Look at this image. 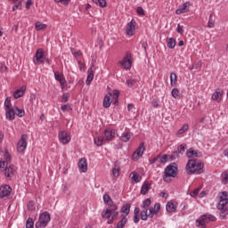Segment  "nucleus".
I'll use <instances>...</instances> for the list:
<instances>
[{"mask_svg": "<svg viewBox=\"0 0 228 228\" xmlns=\"http://www.w3.org/2000/svg\"><path fill=\"white\" fill-rule=\"evenodd\" d=\"M37 208L35 207V201L31 200L28 204V211H35Z\"/></svg>", "mask_w": 228, "mask_h": 228, "instance_id": "nucleus-50", "label": "nucleus"}, {"mask_svg": "<svg viewBox=\"0 0 228 228\" xmlns=\"http://www.w3.org/2000/svg\"><path fill=\"white\" fill-rule=\"evenodd\" d=\"M55 3H62L65 6L70 3V0H54Z\"/></svg>", "mask_w": 228, "mask_h": 228, "instance_id": "nucleus-58", "label": "nucleus"}, {"mask_svg": "<svg viewBox=\"0 0 228 228\" xmlns=\"http://www.w3.org/2000/svg\"><path fill=\"white\" fill-rule=\"evenodd\" d=\"M186 156H187V158H193V156H194V158H200L202 156V153L190 148L186 151Z\"/></svg>", "mask_w": 228, "mask_h": 228, "instance_id": "nucleus-25", "label": "nucleus"}, {"mask_svg": "<svg viewBox=\"0 0 228 228\" xmlns=\"http://www.w3.org/2000/svg\"><path fill=\"white\" fill-rule=\"evenodd\" d=\"M104 142V137H98L97 139H94V143L97 145V147H101Z\"/></svg>", "mask_w": 228, "mask_h": 228, "instance_id": "nucleus-47", "label": "nucleus"}, {"mask_svg": "<svg viewBox=\"0 0 228 228\" xmlns=\"http://www.w3.org/2000/svg\"><path fill=\"white\" fill-rule=\"evenodd\" d=\"M177 33H179L180 35H183V26H181V24L177 25V28H176Z\"/></svg>", "mask_w": 228, "mask_h": 228, "instance_id": "nucleus-63", "label": "nucleus"}, {"mask_svg": "<svg viewBox=\"0 0 228 228\" xmlns=\"http://www.w3.org/2000/svg\"><path fill=\"white\" fill-rule=\"evenodd\" d=\"M151 199H146L145 200L142 201V205L141 206L142 211H149V208H151Z\"/></svg>", "mask_w": 228, "mask_h": 228, "instance_id": "nucleus-28", "label": "nucleus"}, {"mask_svg": "<svg viewBox=\"0 0 228 228\" xmlns=\"http://www.w3.org/2000/svg\"><path fill=\"white\" fill-rule=\"evenodd\" d=\"M19 8H20V9L22 8V2H20L18 4L13 5V7H12V12H15V10H19Z\"/></svg>", "mask_w": 228, "mask_h": 228, "instance_id": "nucleus-59", "label": "nucleus"}, {"mask_svg": "<svg viewBox=\"0 0 228 228\" xmlns=\"http://www.w3.org/2000/svg\"><path fill=\"white\" fill-rule=\"evenodd\" d=\"M167 42V47L169 49H174V47H175V40L174 39V37L168 38Z\"/></svg>", "mask_w": 228, "mask_h": 228, "instance_id": "nucleus-37", "label": "nucleus"}, {"mask_svg": "<svg viewBox=\"0 0 228 228\" xmlns=\"http://www.w3.org/2000/svg\"><path fill=\"white\" fill-rule=\"evenodd\" d=\"M220 200L217 204V209H219V211H221L220 213V217L222 219L225 218V216H227L228 215V208H227V204H228V195L226 191H223L219 197Z\"/></svg>", "mask_w": 228, "mask_h": 228, "instance_id": "nucleus-2", "label": "nucleus"}, {"mask_svg": "<svg viewBox=\"0 0 228 228\" xmlns=\"http://www.w3.org/2000/svg\"><path fill=\"white\" fill-rule=\"evenodd\" d=\"M185 170L188 175H193V174L199 175L204 174V164L202 162L197 163V160L191 159L188 160Z\"/></svg>", "mask_w": 228, "mask_h": 228, "instance_id": "nucleus-1", "label": "nucleus"}, {"mask_svg": "<svg viewBox=\"0 0 228 228\" xmlns=\"http://www.w3.org/2000/svg\"><path fill=\"white\" fill-rule=\"evenodd\" d=\"M166 209L167 213H175L176 207L175 206L174 202L169 201L166 205Z\"/></svg>", "mask_w": 228, "mask_h": 228, "instance_id": "nucleus-29", "label": "nucleus"}, {"mask_svg": "<svg viewBox=\"0 0 228 228\" xmlns=\"http://www.w3.org/2000/svg\"><path fill=\"white\" fill-rule=\"evenodd\" d=\"M223 179H222V183L223 184H228V171H224L222 174Z\"/></svg>", "mask_w": 228, "mask_h": 228, "instance_id": "nucleus-45", "label": "nucleus"}, {"mask_svg": "<svg viewBox=\"0 0 228 228\" xmlns=\"http://www.w3.org/2000/svg\"><path fill=\"white\" fill-rule=\"evenodd\" d=\"M69 94H62V102H67L69 101Z\"/></svg>", "mask_w": 228, "mask_h": 228, "instance_id": "nucleus-62", "label": "nucleus"}, {"mask_svg": "<svg viewBox=\"0 0 228 228\" xmlns=\"http://www.w3.org/2000/svg\"><path fill=\"white\" fill-rule=\"evenodd\" d=\"M12 193V187L10 185H2L0 187V199H4V197H8Z\"/></svg>", "mask_w": 228, "mask_h": 228, "instance_id": "nucleus-14", "label": "nucleus"}, {"mask_svg": "<svg viewBox=\"0 0 228 228\" xmlns=\"http://www.w3.org/2000/svg\"><path fill=\"white\" fill-rule=\"evenodd\" d=\"M54 77L56 81H59L61 88H65V86H67V81L65 80V77H63V75L60 74V72L58 71L54 72Z\"/></svg>", "mask_w": 228, "mask_h": 228, "instance_id": "nucleus-17", "label": "nucleus"}, {"mask_svg": "<svg viewBox=\"0 0 228 228\" xmlns=\"http://www.w3.org/2000/svg\"><path fill=\"white\" fill-rule=\"evenodd\" d=\"M222 95H224V90L216 89V92L212 94L213 101L220 102L222 101Z\"/></svg>", "mask_w": 228, "mask_h": 228, "instance_id": "nucleus-24", "label": "nucleus"}, {"mask_svg": "<svg viewBox=\"0 0 228 228\" xmlns=\"http://www.w3.org/2000/svg\"><path fill=\"white\" fill-rule=\"evenodd\" d=\"M17 172V169L15 168L14 165H10L8 167V165H6V167L4 170V176L6 177V179H12V177H13V175H15V173Z\"/></svg>", "mask_w": 228, "mask_h": 228, "instance_id": "nucleus-8", "label": "nucleus"}, {"mask_svg": "<svg viewBox=\"0 0 228 228\" xmlns=\"http://www.w3.org/2000/svg\"><path fill=\"white\" fill-rule=\"evenodd\" d=\"M190 10V2L184 3L180 8L175 11L176 15H181V13H186Z\"/></svg>", "mask_w": 228, "mask_h": 228, "instance_id": "nucleus-23", "label": "nucleus"}, {"mask_svg": "<svg viewBox=\"0 0 228 228\" xmlns=\"http://www.w3.org/2000/svg\"><path fill=\"white\" fill-rule=\"evenodd\" d=\"M112 174L114 177H118L120 175V167L115 164V167L112 169Z\"/></svg>", "mask_w": 228, "mask_h": 228, "instance_id": "nucleus-40", "label": "nucleus"}, {"mask_svg": "<svg viewBox=\"0 0 228 228\" xmlns=\"http://www.w3.org/2000/svg\"><path fill=\"white\" fill-rule=\"evenodd\" d=\"M26 147H28V135L22 134L20 140L17 144V151L20 154H24V151H26Z\"/></svg>", "mask_w": 228, "mask_h": 228, "instance_id": "nucleus-6", "label": "nucleus"}, {"mask_svg": "<svg viewBox=\"0 0 228 228\" xmlns=\"http://www.w3.org/2000/svg\"><path fill=\"white\" fill-rule=\"evenodd\" d=\"M4 168H6V162L4 160H0V171H4Z\"/></svg>", "mask_w": 228, "mask_h": 228, "instance_id": "nucleus-54", "label": "nucleus"}, {"mask_svg": "<svg viewBox=\"0 0 228 228\" xmlns=\"http://www.w3.org/2000/svg\"><path fill=\"white\" fill-rule=\"evenodd\" d=\"M111 93H108L103 99V108H110L111 106Z\"/></svg>", "mask_w": 228, "mask_h": 228, "instance_id": "nucleus-26", "label": "nucleus"}, {"mask_svg": "<svg viewBox=\"0 0 228 228\" xmlns=\"http://www.w3.org/2000/svg\"><path fill=\"white\" fill-rule=\"evenodd\" d=\"M206 224H209L208 215H202L200 219L196 220L197 227L206 228Z\"/></svg>", "mask_w": 228, "mask_h": 228, "instance_id": "nucleus-16", "label": "nucleus"}, {"mask_svg": "<svg viewBox=\"0 0 228 228\" xmlns=\"http://www.w3.org/2000/svg\"><path fill=\"white\" fill-rule=\"evenodd\" d=\"M159 197H162V199H168V193L167 192H160Z\"/></svg>", "mask_w": 228, "mask_h": 228, "instance_id": "nucleus-64", "label": "nucleus"}, {"mask_svg": "<svg viewBox=\"0 0 228 228\" xmlns=\"http://www.w3.org/2000/svg\"><path fill=\"white\" fill-rule=\"evenodd\" d=\"M131 59H132L131 53L126 52V56L121 61H119V63L122 67H124V69H131L133 65Z\"/></svg>", "mask_w": 228, "mask_h": 228, "instance_id": "nucleus-7", "label": "nucleus"}, {"mask_svg": "<svg viewBox=\"0 0 228 228\" xmlns=\"http://www.w3.org/2000/svg\"><path fill=\"white\" fill-rule=\"evenodd\" d=\"M4 158L5 159L6 165H8V163L12 161V154H10L8 151H5V152L4 153Z\"/></svg>", "mask_w": 228, "mask_h": 228, "instance_id": "nucleus-41", "label": "nucleus"}, {"mask_svg": "<svg viewBox=\"0 0 228 228\" xmlns=\"http://www.w3.org/2000/svg\"><path fill=\"white\" fill-rule=\"evenodd\" d=\"M138 80L133 78V79H127L126 80V85L129 88H133V86H134V85H136Z\"/></svg>", "mask_w": 228, "mask_h": 228, "instance_id": "nucleus-44", "label": "nucleus"}, {"mask_svg": "<svg viewBox=\"0 0 228 228\" xmlns=\"http://www.w3.org/2000/svg\"><path fill=\"white\" fill-rule=\"evenodd\" d=\"M115 136H117V130H115V129H107L104 132L103 139L106 142H111V140H113V138H115Z\"/></svg>", "mask_w": 228, "mask_h": 228, "instance_id": "nucleus-12", "label": "nucleus"}, {"mask_svg": "<svg viewBox=\"0 0 228 228\" xmlns=\"http://www.w3.org/2000/svg\"><path fill=\"white\" fill-rule=\"evenodd\" d=\"M120 213H121V217L124 218H127V216H129V213H131V205L130 204H126L124 205L121 209H120Z\"/></svg>", "mask_w": 228, "mask_h": 228, "instance_id": "nucleus-19", "label": "nucleus"}, {"mask_svg": "<svg viewBox=\"0 0 228 228\" xmlns=\"http://www.w3.org/2000/svg\"><path fill=\"white\" fill-rule=\"evenodd\" d=\"M177 163L173 162L169 164L165 169V175L163 177L165 183H170L169 177H176L177 176Z\"/></svg>", "mask_w": 228, "mask_h": 228, "instance_id": "nucleus-3", "label": "nucleus"}, {"mask_svg": "<svg viewBox=\"0 0 228 228\" xmlns=\"http://www.w3.org/2000/svg\"><path fill=\"white\" fill-rule=\"evenodd\" d=\"M61 111H65L66 110H72V108L67 104L61 105Z\"/></svg>", "mask_w": 228, "mask_h": 228, "instance_id": "nucleus-61", "label": "nucleus"}, {"mask_svg": "<svg viewBox=\"0 0 228 228\" xmlns=\"http://www.w3.org/2000/svg\"><path fill=\"white\" fill-rule=\"evenodd\" d=\"M15 115H17V117H24V115H26V112L24 111V110H20L18 107H15Z\"/></svg>", "mask_w": 228, "mask_h": 228, "instance_id": "nucleus-42", "label": "nucleus"}, {"mask_svg": "<svg viewBox=\"0 0 228 228\" xmlns=\"http://www.w3.org/2000/svg\"><path fill=\"white\" fill-rule=\"evenodd\" d=\"M188 149V146L184 143L183 144H180L178 147H177V150L176 151H178L180 154H184L185 151Z\"/></svg>", "mask_w": 228, "mask_h": 228, "instance_id": "nucleus-36", "label": "nucleus"}, {"mask_svg": "<svg viewBox=\"0 0 228 228\" xmlns=\"http://www.w3.org/2000/svg\"><path fill=\"white\" fill-rule=\"evenodd\" d=\"M24 94H26V86H22L20 89H17L13 93L14 99H20V97H24Z\"/></svg>", "mask_w": 228, "mask_h": 228, "instance_id": "nucleus-21", "label": "nucleus"}, {"mask_svg": "<svg viewBox=\"0 0 228 228\" xmlns=\"http://www.w3.org/2000/svg\"><path fill=\"white\" fill-rule=\"evenodd\" d=\"M150 190H151V183L145 181L141 188L142 195H146L147 191H149Z\"/></svg>", "mask_w": 228, "mask_h": 228, "instance_id": "nucleus-27", "label": "nucleus"}, {"mask_svg": "<svg viewBox=\"0 0 228 228\" xmlns=\"http://www.w3.org/2000/svg\"><path fill=\"white\" fill-rule=\"evenodd\" d=\"M95 4H99L101 8H106V0H93Z\"/></svg>", "mask_w": 228, "mask_h": 228, "instance_id": "nucleus-46", "label": "nucleus"}, {"mask_svg": "<svg viewBox=\"0 0 228 228\" xmlns=\"http://www.w3.org/2000/svg\"><path fill=\"white\" fill-rule=\"evenodd\" d=\"M135 29H136V21L132 20L126 25V35H128V37H133V35H134Z\"/></svg>", "mask_w": 228, "mask_h": 228, "instance_id": "nucleus-10", "label": "nucleus"}, {"mask_svg": "<svg viewBox=\"0 0 228 228\" xmlns=\"http://www.w3.org/2000/svg\"><path fill=\"white\" fill-rule=\"evenodd\" d=\"M11 104H12V98L7 97V98L5 99V101H4V107H5V110H8V109L12 108V107H11Z\"/></svg>", "mask_w": 228, "mask_h": 228, "instance_id": "nucleus-48", "label": "nucleus"}, {"mask_svg": "<svg viewBox=\"0 0 228 228\" xmlns=\"http://www.w3.org/2000/svg\"><path fill=\"white\" fill-rule=\"evenodd\" d=\"M130 178L135 183H140V181H142V176L136 172H132L130 174Z\"/></svg>", "mask_w": 228, "mask_h": 228, "instance_id": "nucleus-31", "label": "nucleus"}, {"mask_svg": "<svg viewBox=\"0 0 228 228\" xmlns=\"http://www.w3.org/2000/svg\"><path fill=\"white\" fill-rule=\"evenodd\" d=\"M26 228H35V222L33 218L28 217L26 222Z\"/></svg>", "mask_w": 228, "mask_h": 228, "instance_id": "nucleus-38", "label": "nucleus"}, {"mask_svg": "<svg viewBox=\"0 0 228 228\" xmlns=\"http://www.w3.org/2000/svg\"><path fill=\"white\" fill-rule=\"evenodd\" d=\"M180 156H181V153L175 151L172 153V155L169 156V158L171 161H174V159H179Z\"/></svg>", "mask_w": 228, "mask_h": 228, "instance_id": "nucleus-43", "label": "nucleus"}, {"mask_svg": "<svg viewBox=\"0 0 228 228\" xmlns=\"http://www.w3.org/2000/svg\"><path fill=\"white\" fill-rule=\"evenodd\" d=\"M158 158L160 159V163H167V158H168L167 155H164V156H158Z\"/></svg>", "mask_w": 228, "mask_h": 228, "instance_id": "nucleus-57", "label": "nucleus"}, {"mask_svg": "<svg viewBox=\"0 0 228 228\" xmlns=\"http://www.w3.org/2000/svg\"><path fill=\"white\" fill-rule=\"evenodd\" d=\"M143 152H145V142H141L134 153V158L135 159L142 158L143 156Z\"/></svg>", "mask_w": 228, "mask_h": 228, "instance_id": "nucleus-15", "label": "nucleus"}, {"mask_svg": "<svg viewBox=\"0 0 228 228\" xmlns=\"http://www.w3.org/2000/svg\"><path fill=\"white\" fill-rule=\"evenodd\" d=\"M35 28H36V31H42V29H47V25L40 21H37L36 22Z\"/></svg>", "mask_w": 228, "mask_h": 228, "instance_id": "nucleus-32", "label": "nucleus"}, {"mask_svg": "<svg viewBox=\"0 0 228 228\" xmlns=\"http://www.w3.org/2000/svg\"><path fill=\"white\" fill-rule=\"evenodd\" d=\"M59 140L63 145L69 143L71 140L70 134H67V131L59 132Z\"/></svg>", "mask_w": 228, "mask_h": 228, "instance_id": "nucleus-11", "label": "nucleus"}, {"mask_svg": "<svg viewBox=\"0 0 228 228\" xmlns=\"http://www.w3.org/2000/svg\"><path fill=\"white\" fill-rule=\"evenodd\" d=\"M95 71V64L94 62L91 65V68L87 70V78L86 80V84L88 86L91 85L92 81H94V72Z\"/></svg>", "mask_w": 228, "mask_h": 228, "instance_id": "nucleus-13", "label": "nucleus"}, {"mask_svg": "<svg viewBox=\"0 0 228 228\" xmlns=\"http://www.w3.org/2000/svg\"><path fill=\"white\" fill-rule=\"evenodd\" d=\"M5 118L7 120H15V109H5Z\"/></svg>", "mask_w": 228, "mask_h": 228, "instance_id": "nucleus-22", "label": "nucleus"}, {"mask_svg": "<svg viewBox=\"0 0 228 228\" xmlns=\"http://www.w3.org/2000/svg\"><path fill=\"white\" fill-rule=\"evenodd\" d=\"M208 218V222H216V217H215V216L213 215H207Z\"/></svg>", "mask_w": 228, "mask_h": 228, "instance_id": "nucleus-60", "label": "nucleus"}, {"mask_svg": "<svg viewBox=\"0 0 228 228\" xmlns=\"http://www.w3.org/2000/svg\"><path fill=\"white\" fill-rule=\"evenodd\" d=\"M126 224H127V217L124 216L122 219L117 224L115 228H124L126 227Z\"/></svg>", "mask_w": 228, "mask_h": 228, "instance_id": "nucleus-34", "label": "nucleus"}, {"mask_svg": "<svg viewBox=\"0 0 228 228\" xmlns=\"http://www.w3.org/2000/svg\"><path fill=\"white\" fill-rule=\"evenodd\" d=\"M176 83H177V74L171 73V75H170V85H171V86H175Z\"/></svg>", "mask_w": 228, "mask_h": 228, "instance_id": "nucleus-35", "label": "nucleus"}, {"mask_svg": "<svg viewBox=\"0 0 228 228\" xmlns=\"http://www.w3.org/2000/svg\"><path fill=\"white\" fill-rule=\"evenodd\" d=\"M149 218V214L145 210L141 211V220L146 221Z\"/></svg>", "mask_w": 228, "mask_h": 228, "instance_id": "nucleus-49", "label": "nucleus"}, {"mask_svg": "<svg viewBox=\"0 0 228 228\" xmlns=\"http://www.w3.org/2000/svg\"><path fill=\"white\" fill-rule=\"evenodd\" d=\"M78 168L82 172H87L88 171V163L86 162V159L82 158L78 161Z\"/></svg>", "mask_w": 228, "mask_h": 228, "instance_id": "nucleus-20", "label": "nucleus"}, {"mask_svg": "<svg viewBox=\"0 0 228 228\" xmlns=\"http://www.w3.org/2000/svg\"><path fill=\"white\" fill-rule=\"evenodd\" d=\"M208 28H215V21L213 20V14H210Z\"/></svg>", "mask_w": 228, "mask_h": 228, "instance_id": "nucleus-52", "label": "nucleus"}, {"mask_svg": "<svg viewBox=\"0 0 228 228\" xmlns=\"http://www.w3.org/2000/svg\"><path fill=\"white\" fill-rule=\"evenodd\" d=\"M34 63L35 65H40L44 63V50L42 48L37 50L34 58Z\"/></svg>", "mask_w": 228, "mask_h": 228, "instance_id": "nucleus-9", "label": "nucleus"}, {"mask_svg": "<svg viewBox=\"0 0 228 228\" xmlns=\"http://www.w3.org/2000/svg\"><path fill=\"white\" fill-rule=\"evenodd\" d=\"M136 12L138 15H145V12L143 11V7L142 6L137 7Z\"/></svg>", "mask_w": 228, "mask_h": 228, "instance_id": "nucleus-55", "label": "nucleus"}, {"mask_svg": "<svg viewBox=\"0 0 228 228\" xmlns=\"http://www.w3.org/2000/svg\"><path fill=\"white\" fill-rule=\"evenodd\" d=\"M131 136H133V134L129 132H125L122 134L121 135V141L122 142H129V140H131Z\"/></svg>", "mask_w": 228, "mask_h": 228, "instance_id": "nucleus-33", "label": "nucleus"}, {"mask_svg": "<svg viewBox=\"0 0 228 228\" xmlns=\"http://www.w3.org/2000/svg\"><path fill=\"white\" fill-rule=\"evenodd\" d=\"M200 187L196 188L194 191L190 192L191 197H197L199 195V191H200Z\"/></svg>", "mask_w": 228, "mask_h": 228, "instance_id": "nucleus-53", "label": "nucleus"}, {"mask_svg": "<svg viewBox=\"0 0 228 228\" xmlns=\"http://www.w3.org/2000/svg\"><path fill=\"white\" fill-rule=\"evenodd\" d=\"M159 209H161V205L159 203H156L154 208H150L149 218H154V215H158L159 213Z\"/></svg>", "mask_w": 228, "mask_h": 228, "instance_id": "nucleus-18", "label": "nucleus"}, {"mask_svg": "<svg viewBox=\"0 0 228 228\" xmlns=\"http://www.w3.org/2000/svg\"><path fill=\"white\" fill-rule=\"evenodd\" d=\"M179 89L177 88H174L172 91H171V95L172 97H174L175 99H177V97H179Z\"/></svg>", "mask_w": 228, "mask_h": 228, "instance_id": "nucleus-51", "label": "nucleus"}, {"mask_svg": "<svg viewBox=\"0 0 228 228\" xmlns=\"http://www.w3.org/2000/svg\"><path fill=\"white\" fill-rule=\"evenodd\" d=\"M103 201L105 204L109 205V208H111V206H117L116 204L113 203V200H111V197L108 194L103 195Z\"/></svg>", "mask_w": 228, "mask_h": 228, "instance_id": "nucleus-30", "label": "nucleus"}, {"mask_svg": "<svg viewBox=\"0 0 228 228\" xmlns=\"http://www.w3.org/2000/svg\"><path fill=\"white\" fill-rule=\"evenodd\" d=\"M190 126L188 124L183 125V126L177 131L176 134H183V133H186V130L189 129Z\"/></svg>", "mask_w": 228, "mask_h": 228, "instance_id": "nucleus-39", "label": "nucleus"}, {"mask_svg": "<svg viewBox=\"0 0 228 228\" xmlns=\"http://www.w3.org/2000/svg\"><path fill=\"white\" fill-rule=\"evenodd\" d=\"M151 105H152L154 108H159V101H158V99H153V100H152V102H151Z\"/></svg>", "mask_w": 228, "mask_h": 228, "instance_id": "nucleus-56", "label": "nucleus"}, {"mask_svg": "<svg viewBox=\"0 0 228 228\" xmlns=\"http://www.w3.org/2000/svg\"><path fill=\"white\" fill-rule=\"evenodd\" d=\"M49 222H51V214L45 211L39 215V219L36 223L35 227L36 228L47 227V224H49Z\"/></svg>", "mask_w": 228, "mask_h": 228, "instance_id": "nucleus-5", "label": "nucleus"}, {"mask_svg": "<svg viewBox=\"0 0 228 228\" xmlns=\"http://www.w3.org/2000/svg\"><path fill=\"white\" fill-rule=\"evenodd\" d=\"M102 218H110L115 222L118 218V206H111L102 212Z\"/></svg>", "mask_w": 228, "mask_h": 228, "instance_id": "nucleus-4", "label": "nucleus"}]
</instances>
